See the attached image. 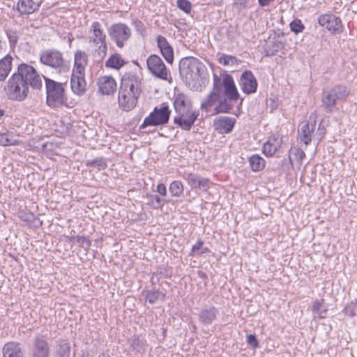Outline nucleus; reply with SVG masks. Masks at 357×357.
<instances>
[{"instance_id":"nucleus-48","label":"nucleus","mask_w":357,"mask_h":357,"mask_svg":"<svg viewBox=\"0 0 357 357\" xmlns=\"http://www.w3.org/2000/svg\"><path fill=\"white\" fill-rule=\"evenodd\" d=\"M289 153L290 161L292 160V155H294V159L298 160L300 164H301L303 159L305 156V152L302 149L298 148L291 149Z\"/></svg>"},{"instance_id":"nucleus-41","label":"nucleus","mask_w":357,"mask_h":357,"mask_svg":"<svg viewBox=\"0 0 357 357\" xmlns=\"http://www.w3.org/2000/svg\"><path fill=\"white\" fill-rule=\"evenodd\" d=\"M169 190L172 196L178 197L183 192V185L181 181H174L171 183Z\"/></svg>"},{"instance_id":"nucleus-7","label":"nucleus","mask_w":357,"mask_h":357,"mask_svg":"<svg viewBox=\"0 0 357 357\" xmlns=\"http://www.w3.org/2000/svg\"><path fill=\"white\" fill-rule=\"evenodd\" d=\"M108 33L112 40L119 48H123L126 41L131 36L130 27L124 23H116L108 29Z\"/></svg>"},{"instance_id":"nucleus-14","label":"nucleus","mask_w":357,"mask_h":357,"mask_svg":"<svg viewBox=\"0 0 357 357\" xmlns=\"http://www.w3.org/2000/svg\"><path fill=\"white\" fill-rule=\"evenodd\" d=\"M348 95L347 91H324L322 95V102L328 109L335 105L337 99L344 98Z\"/></svg>"},{"instance_id":"nucleus-22","label":"nucleus","mask_w":357,"mask_h":357,"mask_svg":"<svg viewBox=\"0 0 357 357\" xmlns=\"http://www.w3.org/2000/svg\"><path fill=\"white\" fill-rule=\"evenodd\" d=\"M88 64V55L82 50H77L74 55V72L82 73L85 72L86 66Z\"/></svg>"},{"instance_id":"nucleus-4","label":"nucleus","mask_w":357,"mask_h":357,"mask_svg":"<svg viewBox=\"0 0 357 357\" xmlns=\"http://www.w3.org/2000/svg\"><path fill=\"white\" fill-rule=\"evenodd\" d=\"M30 65L21 63L17 66V71L8 79V89H27V79L30 75Z\"/></svg>"},{"instance_id":"nucleus-3","label":"nucleus","mask_w":357,"mask_h":357,"mask_svg":"<svg viewBox=\"0 0 357 357\" xmlns=\"http://www.w3.org/2000/svg\"><path fill=\"white\" fill-rule=\"evenodd\" d=\"M169 106L164 103L160 107H155L153 112L146 117L139 126V129H144L149 126H163L168 123L170 116Z\"/></svg>"},{"instance_id":"nucleus-15","label":"nucleus","mask_w":357,"mask_h":357,"mask_svg":"<svg viewBox=\"0 0 357 357\" xmlns=\"http://www.w3.org/2000/svg\"><path fill=\"white\" fill-rule=\"evenodd\" d=\"M142 86V78L137 74L126 73L122 77L121 89H141Z\"/></svg>"},{"instance_id":"nucleus-2","label":"nucleus","mask_w":357,"mask_h":357,"mask_svg":"<svg viewBox=\"0 0 357 357\" xmlns=\"http://www.w3.org/2000/svg\"><path fill=\"white\" fill-rule=\"evenodd\" d=\"M40 61L43 65L50 66L59 73L69 71L70 63L63 58V53L56 49L43 50L40 54Z\"/></svg>"},{"instance_id":"nucleus-40","label":"nucleus","mask_w":357,"mask_h":357,"mask_svg":"<svg viewBox=\"0 0 357 357\" xmlns=\"http://www.w3.org/2000/svg\"><path fill=\"white\" fill-rule=\"evenodd\" d=\"M203 244L204 242L201 239L198 240L196 244L192 246L190 255L195 256L196 255H201L209 253L210 250L206 247H204Z\"/></svg>"},{"instance_id":"nucleus-42","label":"nucleus","mask_w":357,"mask_h":357,"mask_svg":"<svg viewBox=\"0 0 357 357\" xmlns=\"http://www.w3.org/2000/svg\"><path fill=\"white\" fill-rule=\"evenodd\" d=\"M29 91H6V96L13 100L21 101L27 96Z\"/></svg>"},{"instance_id":"nucleus-52","label":"nucleus","mask_w":357,"mask_h":357,"mask_svg":"<svg viewBox=\"0 0 357 357\" xmlns=\"http://www.w3.org/2000/svg\"><path fill=\"white\" fill-rule=\"evenodd\" d=\"M356 302L351 301L348 303L345 307L344 308L343 312L345 314L352 317L356 315Z\"/></svg>"},{"instance_id":"nucleus-44","label":"nucleus","mask_w":357,"mask_h":357,"mask_svg":"<svg viewBox=\"0 0 357 357\" xmlns=\"http://www.w3.org/2000/svg\"><path fill=\"white\" fill-rule=\"evenodd\" d=\"M184 178L188 181V185L192 188H197L198 184L202 178V176H199L196 174L190 173L187 174Z\"/></svg>"},{"instance_id":"nucleus-16","label":"nucleus","mask_w":357,"mask_h":357,"mask_svg":"<svg viewBox=\"0 0 357 357\" xmlns=\"http://www.w3.org/2000/svg\"><path fill=\"white\" fill-rule=\"evenodd\" d=\"M42 0H19L17 5V10L20 15H29L37 10Z\"/></svg>"},{"instance_id":"nucleus-18","label":"nucleus","mask_w":357,"mask_h":357,"mask_svg":"<svg viewBox=\"0 0 357 357\" xmlns=\"http://www.w3.org/2000/svg\"><path fill=\"white\" fill-rule=\"evenodd\" d=\"M47 91V103L53 108L59 107L66 104V98L64 97V91Z\"/></svg>"},{"instance_id":"nucleus-39","label":"nucleus","mask_w":357,"mask_h":357,"mask_svg":"<svg viewBox=\"0 0 357 357\" xmlns=\"http://www.w3.org/2000/svg\"><path fill=\"white\" fill-rule=\"evenodd\" d=\"M218 61L219 63L223 65L224 66H238L240 63V61L234 56L225 54H221L218 59Z\"/></svg>"},{"instance_id":"nucleus-32","label":"nucleus","mask_w":357,"mask_h":357,"mask_svg":"<svg viewBox=\"0 0 357 357\" xmlns=\"http://www.w3.org/2000/svg\"><path fill=\"white\" fill-rule=\"evenodd\" d=\"M86 86L84 73L80 74L73 71L71 77V89H86Z\"/></svg>"},{"instance_id":"nucleus-30","label":"nucleus","mask_w":357,"mask_h":357,"mask_svg":"<svg viewBox=\"0 0 357 357\" xmlns=\"http://www.w3.org/2000/svg\"><path fill=\"white\" fill-rule=\"evenodd\" d=\"M93 49L92 55L94 59L98 61H102L105 59L107 52V42L92 45Z\"/></svg>"},{"instance_id":"nucleus-38","label":"nucleus","mask_w":357,"mask_h":357,"mask_svg":"<svg viewBox=\"0 0 357 357\" xmlns=\"http://www.w3.org/2000/svg\"><path fill=\"white\" fill-rule=\"evenodd\" d=\"M147 199L149 200L148 205L153 209H158L161 208L163 207V206L168 203L169 201L161 199L158 195H148Z\"/></svg>"},{"instance_id":"nucleus-9","label":"nucleus","mask_w":357,"mask_h":357,"mask_svg":"<svg viewBox=\"0 0 357 357\" xmlns=\"http://www.w3.org/2000/svg\"><path fill=\"white\" fill-rule=\"evenodd\" d=\"M139 96V91H119L118 102L119 107L126 112L135 107Z\"/></svg>"},{"instance_id":"nucleus-17","label":"nucleus","mask_w":357,"mask_h":357,"mask_svg":"<svg viewBox=\"0 0 357 357\" xmlns=\"http://www.w3.org/2000/svg\"><path fill=\"white\" fill-rule=\"evenodd\" d=\"M157 45L165 59L172 64L174 61V51L167 40L162 36H158Z\"/></svg>"},{"instance_id":"nucleus-29","label":"nucleus","mask_w":357,"mask_h":357,"mask_svg":"<svg viewBox=\"0 0 357 357\" xmlns=\"http://www.w3.org/2000/svg\"><path fill=\"white\" fill-rule=\"evenodd\" d=\"M218 92L212 91L210 95L202 102L201 109L206 113L212 111V107L218 105Z\"/></svg>"},{"instance_id":"nucleus-8","label":"nucleus","mask_w":357,"mask_h":357,"mask_svg":"<svg viewBox=\"0 0 357 357\" xmlns=\"http://www.w3.org/2000/svg\"><path fill=\"white\" fill-rule=\"evenodd\" d=\"M199 115V111L190 109H185L181 112H176V116L174 118V122L178 125L181 129L188 131L194 125L195 121Z\"/></svg>"},{"instance_id":"nucleus-37","label":"nucleus","mask_w":357,"mask_h":357,"mask_svg":"<svg viewBox=\"0 0 357 357\" xmlns=\"http://www.w3.org/2000/svg\"><path fill=\"white\" fill-rule=\"evenodd\" d=\"M99 89H116V82L111 76H103L98 79Z\"/></svg>"},{"instance_id":"nucleus-56","label":"nucleus","mask_w":357,"mask_h":357,"mask_svg":"<svg viewBox=\"0 0 357 357\" xmlns=\"http://www.w3.org/2000/svg\"><path fill=\"white\" fill-rule=\"evenodd\" d=\"M209 186H210L209 179H208L206 178L202 177V178L198 184L197 188H199L204 191H206L209 188Z\"/></svg>"},{"instance_id":"nucleus-60","label":"nucleus","mask_w":357,"mask_h":357,"mask_svg":"<svg viewBox=\"0 0 357 357\" xmlns=\"http://www.w3.org/2000/svg\"><path fill=\"white\" fill-rule=\"evenodd\" d=\"M135 24L137 28H139L140 26H142V24L140 21H136Z\"/></svg>"},{"instance_id":"nucleus-45","label":"nucleus","mask_w":357,"mask_h":357,"mask_svg":"<svg viewBox=\"0 0 357 357\" xmlns=\"http://www.w3.org/2000/svg\"><path fill=\"white\" fill-rule=\"evenodd\" d=\"M222 86L224 89H236L233 78L226 73H222Z\"/></svg>"},{"instance_id":"nucleus-27","label":"nucleus","mask_w":357,"mask_h":357,"mask_svg":"<svg viewBox=\"0 0 357 357\" xmlns=\"http://www.w3.org/2000/svg\"><path fill=\"white\" fill-rule=\"evenodd\" d=\"M13 59L8 54L0 59V82L4 81L10 72Z\"/></svg>"},{"instance_id":"nucleus-35","label":"nucleus","mask_w":357,"mask_h":357,"mask_svg":"<svg viewBox=\"0 0 357 357\" xmlns=\"http://www.w3.org/2000/svg\"><path fill=\"white\" fill-rule=\"evenodd\" d=\"M19 144V141L15 137V134L13 132H6L0 133V146H15Z\"/></svg>"},{"instance_id":"nucleus-61","label":"nucleus","mask_w":357,"mask_h":357,"mask_svg":"<svg viewBox=\"0 0 357 357\" xmlns=\"http://www.w3.org/2000/svg\"><path fill=\"white\" fill-rule=\"evenodd\" d=\"M98 357H109V356L108 354H105V353H102L101 354L99 355Z\"/></svg>"},{"instance_id":"nucleus-5","label":"nucleus","mask_w":357,"mask_h":357,"mask_svg":"<svg viewBox=\"0 0 357 357\" xmlns=\"http://www.w3.org/2000/svg\"><path fill=\"white\" fill-rule=\"evenodd\" d=\"M147 68L155 77L172 82L170 72L166 68L161 58L156 54L150 55L146 60Z\"/></svg>"},{"instance_id":"nucleus-1","label":"nucleus","mask_w":357,"mask_h":357,"mask_svg":"<svg viewBox=\"0 0 357 357\" xmlns=\"http://www.w3.org/2000/svg\"><path fill=\"white\" fill-rule=\"evenodd\" d=\"M205 68L204 64L193 56L183 58L179 62V73L182 80L190 87L192 83L200 77V73Z\"/></svg>"},{"instance_id":"nucleus-31","label":"nucleus","mask_w":357,"mask_h":357,"mask_svg":"<svg viewBox=\"0 0 357 357\" xmlns=\"http://www.w3.org/2000/svg\"><path fill=\"white\" fill-rule=\"evenodd\" d=\"M93 49L92 55L94 59L98 61H102L105 59L107 52V42L92 45Z\"/></svg>"},{"instance_id":"nucleus-43","label":"nucleus","mask_w":357,"mask_h":357,"mask_svg":"<svg viewBox=\"0 0 357 357\" xmlns=\"http://www.w3.org/2000/svg\"><path fill=\"white\" fill-rule=\"evenodd\" d=\"M165 295L159 291H148L146 295V301L151 304L155 303L159 300H163Z\"/></svg>"},{"instance_id":"nucleus-33","label":"nucleus","mask_w":357,"mask_h":357,"mask_svg":"<svg viewBox=\"0 0 357 357\" xmlns=\"http://www.w3.org/2000/svg\"><path fill=\"white\" fill-rule=\"evenodd\" d=\"M250 166L252 171L259 172L265 167V160L257 154L251 155L249 158Z\"/></svg>"},{"instance_id":"nucleus-11","label":"nucleus","mask_w":357,"mask_h":357,"mask_svg":"<svg viewBox=\"0 0 357 357\" xmlns=\"http://www.w3.org/2000/svg\"><path fill=\"white\" fill-rule=\"evenodd\" d=\"M318 22L321 26L326 27L333 33L342 31V25L340 19L333 14H325L319 16Z\"/></svg>"},{"instance_id":"nucleus-36","label":"nucleus","mask_w":357,"mask_h":357,"mask_svg":"<svg viewBox=\"0 0 357 357\" xmlns=\"http://www.w3.org/2000/svg\"><path fill=\"white\" fill-rule=\"evenodd\" d=\"M130 347L137 352H142L146 349V342L137 335L132 336L128 340Z\"/></svg>"},{"instance_id":"nucleus-47","label":"nucleus","mask_w":357,"mask_h":357,"mask_svg":"<svg viewBox=\"0 0 357 357\" xmlns=\"http://www.w3.org/2000/svg\"><path fill=\"white\" fill-rule=\"evenodd\" d=\"M312 311L314 314L318 315L320 318L326 317L327 310L324 308L320 301H315L313 304Z\"/></svg>"},{"instance_id":"nucleus-13","label":"nucleus","mask_w":357,"mask_h":357,"mask_svg":"<svg viewBox=\"0 0 357 357\" xmlns=\"http://www.w3.org/2000/svg\"><path fill=\"white\" fill-rule=\"evenodd\" d=\"M316 128V122L308 121L303 123L301 129L298 130V136L301 142H303L305 145H308L311 143L314 132Z\"/></svg>"},{"instance_id":"nucleus-21","label":"nucleus","mask_w":357,"mask_h":357,"mask_svg":"<svg viewBox=\"0 0 357 357\" xmlns=\"http://www.w3.org/2000/svg\"><path fill=\"white\" fill-rule=\"evenodd\" d=\"M282 144V139L278 136H271L264 144L263 153L266 156H273Z\"/></svg>"},{"instance_id":"nucleus-34","label":"nucleus","mask_w":357,"mask_h":357,"mask_svg":"<svg viewBox=\"0 0 357 357\" xmlns=\"http://www.w3.org/2000/svg\"><path fill=\"white\" fill-rule=\"evenodd\" d=\"M125 64V61L119 54H114L105 62V67L114 69H120Z\"/></svg>"},{"instance_id":"nucleus-53","label":"nucleus","mask_w":357,"mask_h":357,"mask_svg":"<svg viewBox=\"0 0 357 357\" xmlns=\"http://www.w3.org/2000/svg\"><path fill=\"white\" fill-rule=\"evenodd\" d=\"M74 239L79 245V246L82 247L85 250L89 249L91 246V241L84 236H77L74 237Z\"/></svg>"},{"instance_id":"nucleus-62","label":"nucleus","mask_w":357,"mask_h":357,"mask_svg":"<svg viewBox=\"0 0 357 357\" xmlns=\"http://www.w3.org/2000/svg\"><path fill=\"white\" fill-rule=\"evenodd\" d=\"M84 91L79 90V91H77V94L78 96H82V95H83V94H84Z\"/></svg>"},{"instance_id":"nucleus-25","label":"nucleus","mask_w":357,"mask_h":357,"mask_svg":"<svg viewBox=\"0 0 357 357\" xmlns=\"http://www.w3.org/2000/svg\"><path fill=\"white\" fill-rule=\"evenodd\" d=\"M70 344L65 340L59 339L56 342L54 357H70Z\"/></svg>"},{"instance_id":"nucleus-12","label":"nucleus","mask_w":357,"mask_h":357,"mask_svg":"<svg viewBox=\"0 0 357 357\" xmlns=\"http://www.w3.org/2000/svg\"><path fill=\"white\" fill-rule=\"evenodd\" d=\"M106 42V35L99 22H93L89 29V43L91 45Z\"/></svg>"},{"instance_id":"nucleus-6","label":"nucleus","mask_w":357,"mask_h":357,"mask_svg":"<svg viewBox=\"0 0 357 357\" xmlns=\"http://www.w3.org/2000/svg\"><path fill=\"white\" fill-rule=\"evenodd\" d=\"M218 92V105L214 107L212 114L229 113L232 109V102L238 100V91H216Z\"/></svg>"},{"instance_id":"nucleus-57","label":"nucleus","mask_w":357,"mask_h":357,"mask_svg":"<svg viewBox=\"0 0 357 357\" xmlns=\"http://www.w3.org/2000/svg\"><path fill=\"white\" fill-rule=\"evenodd\" d=\"M156 191L162 196L167 195V188L165 185L163 183H159L157 185Z\"/></svg>"},{"instance_id":"nucleus-51","label":"nucleus","mask_w":357,"mask_h":357,"mask_svg":"<svg viewBox=\"0 0 357 357\" xmlns=\"http://www.w3.org/2000/svg\"><path fill=\"white\" fill-rule=\"evenodd\" d=\"M87 165L90 167H96L99 170L104 169L107 167L105 159L96 158L87 162Z\"/></svg>"},{"instance_id":"nucleus-23","label":"nucleus","mask_w":357,"mask_h":357,"mask_svg":"<svg viewBox=\"0 0 357 357\" xmlns=\"http://www.w3.org/2000/svg\"><path fill=\"white\" fill-rule=\"evenodd\" d=\"M235 124L234 119L227 116L220 117L214 121L215 130L220 133H229Z\"/></svg>"},{"instance_id":"nucleus-49","label":"nucleus","mask_w":357,"mask_h":357,"mask_svg":"<svg viewBox=\"0 0 357 357\" xmlns=\"http://www.w3.org/2000/svg\"><path fill=\"white\" fill-rule=\"evenodd\" d=\"M45 82L46 89H63V84L55 82L50 78L43 76Z\"/></svg>"},{"instance_id":"nucleus-54","label":"nucleus","mask_w":357,"mask_h":357,"mask_svg":"<svg viewBox=\"0 0 357 357\" xmlns=\"http://www.w3.org/2000/svg\"><path fill=\"white\" fill-rule=\"evenodd\" d=\"M222 86V73L218 76L216 74L213 75V89H221Z\"/></svg>"},{"instance_id":"nucleus-64","label":"nucleus","mask_w":357,"mask_h":357,"mask_svg":"<svg viewBox=\"0 0 357 357\" xmlns=\"http://www.w3.org/2000/svg\"><path fill=\"white\" fill-rule=\"evenodd\" d=\"M247 94H250V93H255L257 91H252V90H250V91H244Z\"/></svg>"},{"instance_id":"nucleus-58","label":"nucleus","mask_w":357,"mask_h":357,"mask_svg":"<svg viewBox=\"0 0 357 357\" xmlns=\"http://www.w3.org/2000/svg\"><path fill=\"white\" fill-rule=\"evenodd\" d=\"M273 1L274 0H258L259 3L261 6H268L271 2Z\"/></svg>"},{"instance_id":"nucleus-55","label":"nucleus","mask_w":357,"mask_h":357,"mask_svg":"<svg viewBox=\"0 0 357 357\" xmlns=\"http://www.w3.org/2000/svg\"><path fill=\"white\" fill-rule=\"evenodd\" d=\"M247 343L253 349L259 347V342L255 335L250 334L247 336Z\"/></svg>"},{"instance_id":"nucleus-20","label":"nucleus","mask_w":357,"mask_h":357,"mask_svg":"<svg viewBox=\"0 0 357 357\" xmlns=\"http://www.w3.org/2000/svg\"><path fill=\"white\" fill-rule=\"evenodd\" d=\"M3 357H24V351L20 343L9 342L4 344L3 349Z\"/></svg>"},{"instance_id":"nucleus-50","label":"nucleus","mask_w":357,"mask_h":357,"mask_svg":"<svg viewBox=\"0 0 357 357\" xmlns=\"http://www.w3.org/2000/svg\"><path fill=\"white\" fill-rule=\"evenodd\" d=\"M177 7L185 12L187 14H189L192 10V4L188 0H177L176 1Z\"/></svg>"},{"instance_id":"nucleus-59","label":"nucleus","mask_w":357,"mask_h":357,"mask_svg":"<svg viewBox=\"0 0 357 357\" xmlns=\"http://www.w3.org/2000/svg\"><path fill=\"white\" fill-rule=\"evenodd\" d=\"M110 91H105V90L99 91L100 95H107V96L111 94ZM112 91L113 92L114 91Z\"/></svg>"},{"instance_id":"nucleus-26","label":"nucleus","mask_w":357,"mask_h":357,"mask_svg":"<svg viewBox=\"0 0 357 357\" xmlns=\"http://www.w3.org/2000/svg\"><path fill=\"white\" fill-rule=\"evenodd\" d=\"M241 89H257V80L250 71H245L241 76Z\"/></svg>"},{"instance_id":"nucleus-28","label":"nucleus","mask_w":357,"mask_h":357,"mask_svg":"<svg viewBox=\"0 0 357 357\" xmlns=\"http://www.w3.org/2000/svg\"><path fill=\"white\" fill-rule=\"evenodd\" d=\"M30 71L31 73L27 79V89L29 87L33 89H40L43 85L42 77L33 66H31Z\"/></svg>"},{"instance_id":"nucleus-46","label":"nucleus","mask_w":357,"mask_h":357,"mask_svg":"<svg viewBox=\"0 0 357 357\" xmlns=\"http://www.w3.org/2000/svg\"><path fill=\"white\" fill-rule=\"evenodd\" d=\"M291 31L295 34H298L303 31L305 26L299 19H294L289 24Z\"/></svg>"},{"instance_id":"nucleus-10","label":"nucleus","mask_w":357,"mask_h":357,"mask_svg":"<svg viewBox=\"0 0 357 357\" xmlns=\"http://www.w3.org/2000/svg\"><path fill=\"white\" fill-rule=\"evenodd\" d=\"M50 346L46 335L37 334L33 339L31 357H49Z\"/></svg>"},{"instance_id":"nucleus-63","label":"nucleus","mask_w":357,"mask_h":357,"mask_svg":"<svg viewBox=\"0 0 357 357\" xmlns=\"http://www.w3.org/2000/svg\"><path fill=\"white\" fill-rule=\"evenodd\" d=\"M3 50V43L2 40L0 39V53Z\"/></svg>"},{"instance_id":"nucleus-19","label":"nucleus","mask_w":357,"mask_h":357,"mask_svg":"<svg viewBox=\"0 0 357 357\" xmlns=\"http://www.w3.org/2000/svg\"><path fill=\"white\" fill-rule=\"evenodd\" d=\"M218 313V310L215 307L204 308L198 314L199 320L205 326L210 325L216 319Z\"/></svg>"},{"instance_id":"nucleus-24","label":"nucleus","mask_w":357,"mask_h":357,"mask_svg":"<svg viewBox=\"0 0 357 357\" xmlns=\"http://www.w3.org/2000/svg\"><path fill=\"white\" fill-rule=\"evenodd\" d=\"M174 106L176 112H181L182 110L190 109L192 104L188 96L183 93H178L175 98Z\"/></svg>"}]
</instances>
